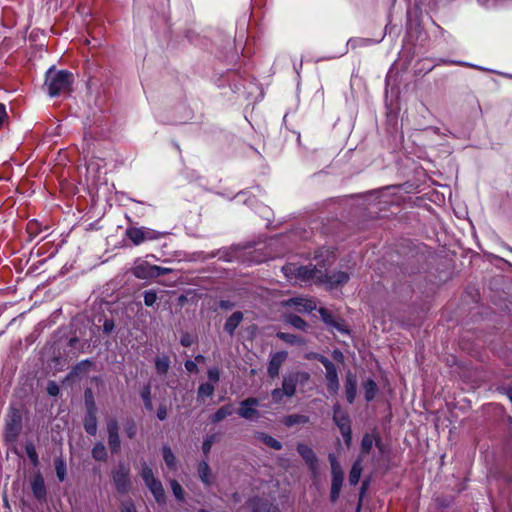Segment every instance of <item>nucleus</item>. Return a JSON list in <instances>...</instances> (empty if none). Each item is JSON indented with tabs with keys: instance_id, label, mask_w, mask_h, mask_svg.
<instances>
[{
	"instance_id": "nucleus-57",
	"label": "nucleus",
	"mask_w": 512,
	"mask_h": 512,
	"mask_svg": "<svg viewBox=\"0 0 512 512\" xmlns=\"http://www.w3.org/2000/svg\"><path fill=\"white\" fill-rule=\"evenodd\" d=\"M267 512H280L279 509L275 506H270Z\"/></svg>"
},
{
	"instance_id": "nucleus-1",
	"label": "nucleus",
	"mask_w": 512,
	"mask_h": 512,
	"mask_svg": "<svg viewBox=\"0 0 512 512\" xmlns=\"http://www.w3.org/2000/svg\"><path fill=\"white\" fill-rule=\"evenodd\" d=\"M74 75L67 70H56L51 67L45 75L44 87L50 97L70 93Z\"/></svg>"
},
{
	"instance_id": "nucleus-26",
	"label": "nucleus",
	"mask_w": 512,
	"mask_h": 512,
	"mask_svg": "<svg viewBox=\"0 0 512 512\" xmlns=\"http://www.w3.org/2000/svg\"><path fill=\"white\" fill-rule=\"evenodd\" d=\"M309 422V417L302 414H291L284 418L283 423L287 427H292L298 424H306Z\"/></svg>"
},
{
	"instance_id": "nucleus-34",
	"label": "nucleus",
	"mask_w": 512,
	"mask_h": 512,
	"mask_svg": "<svg viewBox=\"0 0 512 512\" xmlns=\"http://www.w3.org/2000/svg\"><path fill=\"white\" fill-rule=\"evenodd\" d=\"M25 451H26V454H27L29 460L31 461V463L34 466H37L39 464V458H38V454H37L34 444L27 443L25 446Z\"/></svg>"
},
{
	"instance_id": "nucleus-39",
	"label": "nucleus",
	"mask_w": 512,
	"mask_h": 512,
	"mask_svg": "<svg viewBox=\"0 0 512 512\" xmlns=\"http://www.w3.org/2000/svg\"><path fill=\"white\" fill-rule=\"evenodd\" d=\"M373 446V437L369 434H365L361 441L362 453H369Z\"/></svg>"
},
{
	"instance_id": "nucleus-22",
	"label": "nucleus",
	"mask_w": 512,
	"mask_h": 512,
	"mask_svg": "<svg viewBox=\"0 0 512 512\" xmlns=\"http://www.w3.org/2000/svg\"><path fill=\"white\" fill-rule=\"evenodd\" d=\"M234 412V408L231 404L220 407L212 416L211 421L213 423H219L226 417L231 416Z\"/></svg>"
},
{
	"instance_id": "nucleus-59",
	"label": "nucleus",
	"mask_w": 512,
	"mask_h": 512,
	"mask_svg": "<svg viewBox=\"0 0 512 512\" xmlns=\"http://www.w3.org/2000/svg\"><path fill=\"white\" fill-rule=\"evenodd\" d=\"M197 361H204V357L202 355L196 356Z\"/></svg>"
},
{
	"instance_id": "nucleus-37",
	"label": "nucleus",
	"mask_w": 512,
	"mask_h": 512,
	"mask_svg": "<svg viewBox=\"0 0 512 512\" xmlns=\"http://www.w3.org/2000/svg\"><path fill=\"white\" fill-rule=\"evenodd\" d=\"M318 312H319V314H320V316H321L322 321H323L326 325H328V326H330V327H331L332 325H334V322H335L336 320L334 319V317H333L332 313H331L328 309H326V308H320V309L318 310Z\"/></svg>"
},
{
	"instance_id": "nucleus-38",
	"label": "nucleus",
	"mask_w": 512,
	"mask_h": 512,
	"mask_svg": "<svg viewBox=\"0 0 512 512\" xmlns=\"http://www.w3.org/2000/svg\"><path fill=\"white\" fill-rule=\"evenodd\" d=\"M141 397L144 401L145 407L149 410L152 409V400H151V387L150 385H146L141 391Z\"/></svg>"
},
{
	"instance_id": "nucleus-7",
	"label": "nucleus",
	"mask_w": 512,
	"mask_h": 512,
	"mask_svg": "<svg viewBox=\"0 0 512 512\" xmlns=\"http://www.w3.org/2000/svg\"><path fill=\"white\" fill-rule=\"evenodd\" d=\"M310 378L308 372H293L287 375H284L282 380V389L285 392L286 397H293L296 393L297 385L304 384Z\"/></svg>"
},
{
	"instance_id": "nucleus-49",
	"label": "nucleus",
	"mask_w": 512,
	"mask_h": 512,
	"mask_svg": "<svg viewBox=\"0 0 512 512\" xmlns=\"http://www.w3.org/2000/svg\"><path fill=\"white\" fill-rule=\"evenodd\" d=\"M208 378L211 382L217 383L220 379V372L217 368H211L207 372Z\"/></svg>"
},
{
	"instance_id": "nucleus-31",
	"label": "nucleus",
	"mask_w": 512,
	"mask_h": 512,
	"mask_svg": "<svg viewBox=\"0 0 512 512\" xmlns=\"http://www.w3.org/2000/svg\"><path fill=\"white\" fill-rule=\"evenodd\" d=\"M92 456L95 460H105L107 457V451L103 443L98 442L92 449Z\"/></svg>"
},
{
	"instance_id": "nucleus-12",
	"label": "nucleus",
	"mask_w": 512,
	"mask_h": 512,
	"mask_svg": "<svg viewBox=\"0 0 512 512\" xmlns=\"http://www.w3.org/2000/svg\"><path fill=\"white\" fill-rule=\"evenodd\" d=\"M259 405V400L254 397H249L240 403L237 411L238 415L244 419L251 420L258 416L256 407Z\"/></svg>"
},
{
	"instance_id": "nucleus-11",
	"label": "nucleus",
	"mask_w": 512,
	"mask_h": 512,
	"mask_svg": "<svg viewBox=\"0 0 512 512\" xmlns=\"http://www.w3.org/2000/svg\"><path fill=\"white\" fill-rule=\"evenodd\" d=\"M119 426L118 422L114 418L107 420V432H108V445L112 453H118L120 451L121 443L119 437Z\"/></svg>"
},
{
	"instance_id": "nucleus-52",
	"label": "nucleus",
	"mask_w": 512,
	"mask_h": 512,
	"mask_svg": "<svg viewBox=\"0 0 512 512\" xmlns=\"http://www.w3.org/2000/svg\"><path fill=\"white\" fill-rule=\"evenodd\" d=\"M331 327L335 328L336 330H338L341 333H348L346 326L342 322L335 321L334 325H332Z\"/></svg>"
},
{
	"instance_id": "nucleus-47",
	"label": "nucleus",
	"mask_w": 512,
	"mask_h": 512,
	"mask_svg": "<svg viewBox=\"0 0 512 512\" xmlns=\"http://www.w3.org/2000/svg\"><path fill=\"white\" fill-rule=\"evenodd\" d=\"M120 510L121 512H137L136 507L131 500L123 501Z\"/></svg>"
},
{
	"instance_id": "nucleus-17",
	"label": "nucleus",
	"mask_w": 512,
	"mask_h": 512,
	"mask_svg": "<svg viewBox=\"0 0 512 512\" xmlns=\"http://www.w3.org/2000/svg\"><path fill=\"white\" fill-rule=\"evenodd\" d=\"M21 415L17 412L13 413L11 419L6 424V435L10 438H16L21 431Z\"/></svg>"
},
{
	"instance_id": "nucleus-36",
	"label": "nucleus",
	"mask_w": 512,
	"mask_h": 512,
	"mask_svg": "<svg viewBox=\"0 0 512 512\" xmlns=\"http://www.w3.org/2000/svg\"><path fill=\"white\" fill-rule=\"evenodd\" d=\"M171 490L175 496V498L179 501L184 500V490L182 486L176 480L170 481Z\"/></svg>"
},
{
	"instance_id": "nucleus-60",
	"label": "nucleus",
	"mask_w": 512,
	"mask_h": 512,
	"mask_svg": "<svg viewBox=\"0 0 512 512\" xmlns=\"http://www.w3.org/2000/svg\"><path fill=\"white\" fill-rule=\"evenodd\" d=\"M367 486H368L367 482H364L362 485V491H364L367 488Z\"/></svg>"
},
{
	"instance_id": "nucleus-43",
	"label": "nucleus",
	"mask_w": 512,
	"mask_h": 512,
	"mask_svg": "<svg viewBox=\"0 0 512 512\" xmlns=\"http://www.w3.org/2000/svg\"><path fill=\"white\" fill-rule=\"evenodd\" d=\"M125 433L126 435L132 439L135 437L136 433H137V428H136V425L133 421H128L126 424H125Z\"/></svg>"
},
{
	"instance_id": "nucleus-15",
	"label": "nucleus",
	"mask_w": 512,
	"mask_h": 512,
	"mask_svg": "<svg viewBox=\"0 0 512 512\" xmlns=\"http://www.w3.org/2000/svg\"><path fill=\"white\" fill-rule=\"evenodd\" d=\"M287 306L294 307L297 312L308 313L316 309L317 305L313 299L295 297L286 302Z\"/></svg>"
},
{
	"instance_id": "nucleus-16",
	"label": "nucleus",
	"mask_w": 512,
	"mask_h": 512,
	"mask_svg": "<svg viewBox=\"0 0 512 512\" xmlns=\"http://www.w3.org/2000/svg\"><path fill=\"white\" fill-rule=\"evenodd\" d=\"M31 489L34 497L38 500L46 498V487L44 479L40 473H37L31 481Z\"/></svg>"
},
{
	"instance_id": "nucleus-30",
	"label": "nucleus",
	"mask_w": 512,
	"mask_h": 512,
	"mask_svg": "<svg viewBox=\"0 0 512 512\" xmlns=\"http://www.w3.org/2000/svg\"><path fill=\"white\" fill-rule=\"evenodd\" d=\"M377 391L376 383L369 379L364 383V393H365V399L367 401H371L374 399Z\"/></svg>"
},
{
	"instance_id": "nucleus-55",
	"label": "nucleus",
	"mask_w": 512,
	"mask_h": 512,
	"mask_svg": "<svg viewBox=\"0 0 512 512\" xmlns=\"http://www.w3.org/2000/svg\"><path fill=\"white\" fill-rule=\"evenodd\" d=\"M220 307L223 309H229L232 307V304H230L228 301H221Z\"/></svg>"
},
{
	"instance_id": "nucleus-21",
	"label": "nucleus",
	"mask_w": 512,
	"mask_h": 512,
	"mask_svg": "<svg viewBox=\"0 0 512 512\" xmlns=\"http://www.w3.org/2000/svg\"><path fill=\"white\" fill-rule=\"evenodd\" d=\"M319 360H320V362L323 364V366L326 369V380H327V382L337 381L338 380V373H337V369H336V366L334 365V363L331 362L326 357H323V356H321Z\"/></svg>"
},
{
	"instance_id": "nucleus-23",
	"label": "nucleus",
	"mask_w": 512,
	"mask_h": 512,
	"mask_svg": "<svg viewBox=\"0 0 512 512\" xmlns=\"http://www.w3.org/2000/svg\"><path fill=\"white\" fill-rule=\"evenodd\" d=\"M197 470L201 481L205 485H210L212 483V475L208 463L206 461L200 462Z\"/></svg>"
},
{
	"instance_id": "nucleus-40",
	"label": "nucleus",
	"mask_w": 512,
	"mask_h": 512,
	"mask_svg": "<svg viewBox=\"0 0 512 512\" xmlns=\"http://www.w3.org/2000/svg\"><path fill=\"white\" fill-rule=\"evenodd\" d=\"M157 298V293L154 290L144 292V303L148 307L153 306L157 301Z\"/></svg>"
},
{
	"instance_id": "nucleus-62",
	"label": "nucleus",
	"mask_w": 512,
	"mask_h": 512,
	"mask_svg": "<svg viewBox=\"0 0 512 512\" xmlns=\"http://www.w3.org/2000/svg\"><path fill=\"white\" fill-rule=\"evenodd\" d=\"M253 512H259L258 510H254Z\"/></svg>"
},
{
	"instance_id": "nucleus-20",
	"label": "nucleus",
	"mask_w": 512,
	"mask_h": 512,
	"mask_svg": "<svg viewBox=\"0 0 512 512\" xmlns=\"http://www.w3.org/2000/svg\"><path fill=\"white\" fill-rule=\"evenodd\" d=\"M243 320V313L240 311L234 312L225 322L224 329L225 331L233 335L236 328L239 326L241 321Z\"/></svg>"
},
{
	"instance_id": "nucleus-9",
	"label": "nucleus",
	"mask_w": 512,
	"mask_h": 512,
	"mask_svg": "<svg viewBox=\"0 0 512 512\" xmlns=\"http://www.w3.org/2000/svg\"><path fill=\"white\" fill-rule=\"evenodd\" d=\"M112 479L115 488L119 493L125 494L130 490L131 481L129 478V468L126 466L119 465V467L113 471Z\"/></svg>"
},
{
	"instance_id": "nucleus-10",
	"label": "nucleus",
	"mask_w": 512,
	"mask_h": 512,
	"mask_svg": "<svg viewBox=\"0 0 512 512\" xmlns=\"http://www.w3.org/2000/svg\"><path fill=\"white\" fill-rule=\"evenodd\" d=\"M349 279L350 276L345 271H337L331 274L323 272V281L321 284L325 285L327 289L332 290L343 286Z\"/></svg>"
},
{
	"instance_id": "nucleus-53",
	"label": "nucleus",
	"mask_w": 512,
	"mask_h": 512,
	"mask_svg": "<svg viewBox=\"0 0 512 512\" xmlns=\"http://www.w3.org/2000/svg\"><path fill=\"white\" fill-rule=\"evenodd\" d=\"M157 417L159 420H164L167 417V409L165 406H160L157 410Z\"/></svg>"
},
{
	"instance_id": "nucleus-24",
	"label": "nucleus",
	"mask_w": 512,
	"mask_h": 512,
	"mask_svg": "<svg viewBox=\"0 0 512 512\" xmlns=\"http://www.w3.org/2000/svg\"><path fill=\"white\" fill-rule=\"evenodd\" d=\"M362 461L360 459L356 460L353 465H352V468L350 470V473H349V483L351 485H356L358 484L359 480H360V477H361V473H362Z\"/></svg>"
},
{
	"instance_id": "nucleus-50",
	"label": "nucleus",
	"mask_w": 512,
	"mask_h": 512,
	"mask_svg": "<svg viewBox=\"0 0 512 512\" xmlns=\"http://www.w3.org/2000/svg\"><path fill=\"white\" fill-rule=\"evenodd\" d=\"M327 389L330 393L336 394L339 389V380L327 382Z\"/></svg>"
},
{
	"instance_id": "nucleus-33",
	"label": "nucleus",
	"mask_w": 512,
	"mask_h": 512,
	"mask_svg": "<svg viewBox=\"0 0 512 512\" xmlns=\"http://www.w3.org/2000/svg\"><path fill=\"white\" fill-rule=\"evenodd\" d=\"M163 459L169 468H171V469L175 468L176 458H175L174 453L168 446L163 447Z\"/></svg>"
},
{
	"instance_id": "nucleus-61",
	"label": "nucleus",
	"mask_w": 512,
	"mask_h": 512,
	"mask_svg": "<svg viewBox=\"0 0 512 512\" xmlns=\"http://www.w3.org/2000/svg\"><path fill=\"white\" fill-rule=\"evenodd\" d=\"M199 512H208L207 510L201 509Z\"/></svg>"
},
{
	"instance_id": "nucleus-3",
	"label": "nucleus",
	"mask_w": 512,
	"mask_h": 512,
	"mask_svg": "<svg viewBox=\"0 0 512 512\" xmlns=\"http://www.w3.org/2000/svg\"><path fill=\"white\" fill-rule=\"evenodd\" d=\"M140 475L149 489V491L152 493L155 501L158 504H164L166 502V495L163 488L162 483L154 476L152 468L146 463L143 462L141 465V472Z\"/></svg>"
},
{
	"instance_id": "nucleus-54",
	"label": "nucleus",
	"mask_w": 512,
	"mask_h": 512,
	"mask_svg": "<svg viewBox=\"0 0 512 512\" xmlns=\"http://www.w3.org/2000/svg\"><path fill=\"white\" fill-rule=\"evenodd\" d=\"M5 115H6L5 106L3 104H0V125L3 122Z\"/></svg>"
},
{
	"instance_id": "nucleus-13",
	"label": "nucleus",
	"mask_w": 512,
	"mask_h": 512,
	"mask_svg": "<svg viewBox=\"0 0 512 512\" xmlns=\"http://www.w3.org/2000/svg\"><path fill=\"white\" fill-rule=\"evenodd\" d=\"M287 357L288 353L286 351L275 352L271 355L267 368V373L269 377H278L280 368L282 364L286 361Z\"/></svg>"
},
{
	"instance_id": "nucleus-56",
	"label": "nucleus",
	"mask_w": 512,
	"mask_h": 512,
	"mask_svg": "<svg viewBox=\"0 0 512 512\" xmlns=\"http://www.w3.org/2000/svg\"><path fill=\"white\" fill-rule=\"evenodd\" d=\"M112 328H113V323L109 322V321H106L105 324H104L105 331H110Z\"/></svg>"
},
{
	"instance_id": "nucleus-25",
	"label": "nucleus",
	"mask_w": 512,
	"mask_h": 512,
	"mask_svg": "<svg viewBox=\"0 0 512 512\" xmlns=\"http://www.w3.org/2000/svg\"><path fill=\"white\" fill-rule=\"evenodd\" d=\"M170 368V359L167 355L158 356L155 359V369L159 375L167 374Z\"/></svg>"
},
{
	"instance_id": "nucleus-2",
	"label": "nucleus",
	"mask_w": 512,
	"mask_h": 512,
	"mask_svg": "<svg viewBox=\"0 0 512 512\" xmlns=\"http://www.w3.org/2000/svg\"><path fill=\"white\" fill-rule=\"evenodd\" d=\"M282 270L288 278L294 276L301 282L320 284L323 281V270L311 264L306 266L288 264L283 266Z\"/></svg>"
},
{
	"instance_id": "nucleus-58",
	"label": "nucleus",
	"mask_w": 512,
	"mask_h": 512,
	"mask_svg": "<svg viewBox=\"0 0 512 512\" xmlns=\"http://www.w3.org/2000/svg\"><path fill=\"white\" fill-rule=\"evenodd\" d=\"M508 396H509L510 400L512 401V385L510 386V388L508 390Z\"/></svg>"
},
{
	"instance_id": "nucleus-41",
	"label": "nucleus",
	"mask_w": 512,
	"mask_h": 512,
	"mask_svg": "<svg viewBox=\"0 0 512 512\" xmlns=\"http://www.w3.org/2000/svg\"><path fill=\"white\" fill-rule=\"evenodd\" d=\"M90 365H91L90 361L84 360V361L80 362L79 364H77L73 368V370L71 371L70 375L71 376H78L80 373L85 371Z\"/></svg>"
},
{
	"instance_id": "nucleus-42",
	"label": "nucleus",
	"mask_w": 512,
	"mask_h": 512,
	"mask_svg": "<svg viewBox=\"0 0 512 512\" xmlns=\"http://www.w3.org/2000/svg\"><path fill=\"white\" fill-rule=\"evenodd\" d=\"M215 438H216L215 435H210L204 439L203 444H202V450L206 456L209 454L211 447L215 441Z\"/></svg>"
},
{
	"instance_id": "nucleus-45",
	"label": "nucleus",
	"mask_w": 512,
	"mask_h": 512,
	"mask_svg": "<svg viewBox=\"0 0 512 512\" xmlns=\"http://www.w3.org/2000/svg\"><path fill=\"white\" fill-rule=\"evenodd\" d=\"M195 342V337L189 333H184L181 336L180 343L184 347H189Z\"/></svg>"
},
{
	"instance_id": "nucleus-32",
	"label": "nucleus",
	"mask_w": 512,
	"mask_h": 512,
	"mask_svg": "<svg viewBox=\"0 0 512 512\" xmlns=\"http://www.w3.org/2000/svg\"><path fill=\"white\" fill-rule=\"evenodd\" d=\"M54 465H55V470H56V474H57V477H58L59 481L60 482L64 481V479L66 477V463H65V461L62 458H57L54 461Z\"/></svg>"
},
{
	"instance_id": "nucleus-27",
	"label": "nucleus",
	"mask_w": 512,
	"mask_h": 512,
	"mask_svg": "<svg viewBox=\"0 0 512 512\" xmlns=\"http://www.w3.org/2000/svg\"><path fill=\"white\" fill-rule=\"evenodd\" d=\"M257 438L272 449H275V450L282 449L281 442L266 433H263V432L258 433Z\"/></svg>"
},
{
	"instance_id": "nucleus-8",
	"label": "nucleus",
	"mask_w": 512,
	"mask_h": 512,
	"mask_svg": "<svg viewBox=\"0 0 512 512\" xmlns=\"http://www.w3.org/2000/svg\"><path fill=\"white\" fill-rule=\"evenodd\" d=\"M170 272L169 268L151 265L147 262H142L133 268V274L138 279H149L162 275H166Z\"/></svg>"
},
{
	"instance_id": "nucleus-44",
	"label": "nucleus",
	"mask_w": 512,
	"mask_h": 512,
	"mask_svg": "<svg viewBox=\"0 0 512 512\" xmlns=\"http://www.w3.org/2000/svg\"><path fill=\"white\" fill-rule=\"evenodd\" d=\"M85 404H86L87 412H89L92 407L96 408L94 398L92 395V391L90 389H87L85 391Z\"/></svg>"
},
{
	"instance_id": "nucleus-18",
	"label": "nucleus",
	"mask_w": 512,
	"mask_h": 512,
	"mask_svg": "<svg viewBox=\"0 0 512 512\" xmlns=\"http://www.w3.org/2000/svg\"><path fill=\"white\" fill-rule=\"evenodd\" d=\"M84 429L89 435H96L97 433V419H96V408H91L89 412L86 413L84 419Z\"/></svg>"
},
{
	"instance_id": "nucleus-4",
	"label": "nucleus",
	"mask_w": 512,
	"mask_h": 512,
	"mask_svg": "<svg viewBox=\"0 0 512 512\" xmlns=\"http://www.w3.org/2000/svg\"><path fill=\"white\" fill-rule=\"evenodd\" d=\"M125 236L136 246L146 242L155 241L164 236V233L148 227H128Z\"/></svg>"
},
{
	"instance_id": "nucleus-46",
	"label": "nucleus",
	"mask_w": 512,
	"mask_h": 512,
	"mask_svg": "<svg viewBox=\"0 0 512 512\" xmlns=\"http://www.w3.org/2000/svg\"><path fill=\"white\" fill-rule=\"evenodd\" d=\"M271 396L274 402L279 403L285 396V392L283 391L282 388H275L274 390H272Z\"/></svg>"
},
{
	"instance_id": "nucleus-51",
	"label": "nucleus",
	"mask_w": 512,
	"mask_h": 512,
	"mask_svg": "<svg viewBox=\"0 0 512 512\" xmlns=\"http://www.w3.org/2000/svg\"><path fill=\"white\" fill-rule=\"evenodd\" d=\"M185 368L188 372L196 373L198 371L197 364L191 360L185 362Z\"/></svg>"
},
{
	"instance_id": "nucleus-28",
	"label": "nucleus",
	"mask_w": 512,
	"mask_h": 512,
	"mask_svg": "<svg viewBox=\"0 0 512 512\" xmlns=\"http://www.w3.org/2000/svg\"><path fill=\"white\" fill-rule=\"evenodd\" d=\"M277 337L279 339H281L282 341H284L288 344H291V345H304L305 344V341L302 337L294 335V334L278 332Z\"/></svg>"
},
{
	"instance_id": "nucleus-35",
	"label": "nucleus",
	"mask_w": 512,
	"mask_h": 512,
	"mask_svg": "<svg viewBox=\"0 0 512 512\" xmlns=\"http://www.w3.org/2000/svg\"><path fill=\"white\" fill-rule=\"evenodd\" d=\"M214 393V386L211 383H203L198 388V397H209Z\"/></svg>"
},
{
	"instance_id": "nucleus-19",
	"label": "nucleus",
	"mask_w": 512,
	"mask_h": 512,
	"mask_svg": "<svg viewBox=\"0 0 512 512\" xmlns=\"http://www.w3.org/2000/svg\"><path fill=\"white\" fill-rule=\"evenodd\" d=\"M357 392V380L354 375L348 374L345 382V393L347 401L352 404Z\"/></svg>"
},
{
	"instance_id": "nucleus-29",
	"label": "nucleus",
	"mask_w": 512,
	"mask_h": 512,
	"mask_svg": "<svg viewBox=\"0 0 512 512\" xmlns=\"http://www.w3.org/2000/svg\"><path fill=\"white\" fill-rule=\"evenodd\" d=\"M286 322L299 330H305L307 323L299 316L290 314L286 316Z\"/></svg>"
},
{
	"instance_id": "nucleus-6",
	"label": "nucleus",
	"mask_w": 512,
	"mask_h": 512,
	"mask_svg": "<svg viewBox=\"0 0 512 512\" xmlns=\"http://www.w3.org/2000/svg\"><path fill=\"white\" fill-rule=\"evenodd\" d=\"M333 421L339 428L344 442L347 446L351 445L352 442V430L349 415L343 411L339 404L333 407Z\"/></svg>"
},
{
	"instance_id": "nucleus-5",
	"label": "nucleus",
	"mask_w": 512,
	"mask_h": 512,
	"mask_svg": "<svg viewBox=\"0 0 512 512\" xmlns=\"http://www.w3.org/2000/svg\"><path fill=\"white\" fill-rule=\"evenodd\" d=\"M329 462L331 465V492H330V498L332 502H335L341 492L343 480H344V473L341 468V465L337 461L336 457L333 454H329Z\"/></svg>"
},
{
	"instance_id": "nucleus-14",
	"label": "nucleus",
	"mask_w": 512,
	"mask_h": 512,
	"mask_svg": "<svg viewBox=\"0 0 512 512\" xmlns=\"http://www.w3.org/2000/svg\"><path fill=\"white\" fill-rule=\"evenodd\" d=\"M297 451L309 466L310 470L316 473L318 469V459L312 448L304 443H299L297 445Z\"/></svg>"
},
{
	"instance_id": "nucleus-48",
	"label": "nucleus",
	"mask_w": 512,
	"mask_h": 512,
	"mask_svg": "<svg viewBox=\"0 0 512 512\" xmlns=\"http://www.w3.org/2000/svg\"><path fill=\"white\" fill-rule=\"evenodd\" d=\"M47 392L51 396H57L60 392V388L56 382L50 381L47 385Z\"/></svg>"
}]
</instances>
